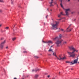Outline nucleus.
Instances as JSON below:
<instances>
[{"mask_svg": "<svg viewBox=\"0 0 79 79\" xmlns=\"http://www.w3.org/2000/svg\"><path fill=\"white\" fill-rule=\"evenodd\" d=\"M70 50H73L72 52H67L69 54V55H70V57H72V58H74L75 56H76V54L74 53L75 52H77L78 50H76V49L74 48L73 46H71L69 47Z\"/></svg>", "mask_w": 79, "mask_h": 79, "instance_id": "1", "label": "nucleus"}, {"mask_svg": "<svg viewBox=\"0 0 79 79\" xmlns=\"http://www.w3.org/2000/svg\"><path fill=\"white\" fill-rule=\"evenodd\" d=\"M62 37V35L60 34L59 35V37L58 36L54 38H53L52 40H56L55 44L57 45V47H60L61 45V38Z\"/></svg>", "mask_w": 79, "mask_h": 79, "instance_id": "2", "label": "nucleus"}, {"mask_svg": "<svg viewBox=\"0 0 79 79\" xmlns=\"http://www.w3.org/2000/svg\"><path fill=\"white\" fill-rule=\"evenodd\" d=\"M59 24V22H54L52 24H51L52 27L51 28L52 29H58V28H57V26Z\"/></svg>", "mask_w": 79, "mask_h": 79, "instance_id": "3", "label": "nucleus"}, {"mask_svg": "<svg viewBox=\"0 0 79 79\" xmlns=\"http://www.w3.org/2000/svg\"><path fill=\"white\" fill-rule=\"evenodd\" d=\"M78 61V58L77 57V59L74 60L73 62V61H72L71 62L70 64V65H72L74 64H76L77 63V61Z\"/></svg>", "mask_w": 79, "mask_h": 79, "instance_id": "4", "label": "nucleus"}, {"mask_svg": "<svg viewBox=\"0 0 79 79\" xmlns=\"http://www.w3.org/2000/svg\"><path fill=\"white\" fill-rule=\"evenodd\" d=\"M59 58L57 56H56V58H57V60H64L66 59V57H64L63 58H61V56H59Z\"/></svg>", "mask_w": 79, "mask_h": 79, "instance_id": "5", "label": "nucleus"}, {"mask_svg": "<svg viewBox=\"0 0 79 79\" xmlns=\"http://www.w3.org/2000/svg\"><path fill=\"white\" fill-rule=\"evenodd\" d=\"M5 44V40L2 43H1V44H0V48H3V46L4 44Z\"/></svg>", "mask_w": 79, "mask_h": 79, "instance_id": "6", "label": "nucleus"}, {"mask_svg": "<svg viewBox=\"0 0 79 79\" xmlns=\"http://www.w3.org/2000/svg\"><path fill=\"white\" fill-rule=\"evenodd\" d=\"M65 13H66L65 15H66V16H68L69 15V13H68V11H69V9H65Z\"/></svg>", "mask_w": 79, "mask_h": 79, "instance_id": "7", "label": "nucleus"}, {"mask_svg": "<svg viewBox=\"0 0 79 79\" xmlns=\"http://www.w3.org/2000/svg\"><path fill=\"white\" fill-rule=\"evenodd\" d=\"M61 15H64L63 12H60V14L58 15V17L60 18L61 16Z\"/></svg>", "mask_w": 79, "mask_h": 79, "instance_id": "8", "label": "nucleus"}, {"mask_svg": "<svg viewBox=\"0 0 79 79\" xmlns=\"http://www.w3.org/2000/svg\"><path fill=\"white\" fill-rule=\"evenodd\" d=\"M47 44H53V42L52 41H48V42L47 43Z\"/></svg>", "mask_w": 79, "mask_h": 79, "instance_id": "9", "label": "nucleus"}, {"mask_svg": "<svg viewBox=\"0 0 79 79\" xmlns=\"http://www.w3.org/2000/svg\"><path fill=\"white\" fill-rule=\"evenodd\" d=\"M53 0H51V2H50V6H53V5H52V3H53Z\"/></svg>", "mask_w": 79, "mask_h": 79, "instance_id": "10", "label": "nucleus"}, {"mask_svg": "<svg viewBox=\"0 0 79 79\" xmlns=\"http://www.w3.org/2000/svg\"><path fill=\"white\" fill-rule=\"evenodd\" d=\"M70 26H71V25H69L68 27L67 28V30H66L67 32H69V31H68V29H69V28H70Z\"/></svg>", "mask_w": 79, "mask_h": 79, "instance_id": "11", "label": "nucleus"}, {"mask_svg": "<svg viewBox=\"0 0 79 79\" xmlns=\"http://www.w3.org/2000/svg\"><path fill=\"white\" fill-rule=\"evenodd\" d=\"M49 52H53V51L51 48H50L49 49Z\"/></svg>", "mask_w": 79, "mask_h": 79, "instance_id": "12", "label": "nucleus"}, {"mask_svg": "<svg viewBox=\"0 0 79 79\" xmlns=\"http://www.w3.org/2000/svg\"><path fill=\"white\" fill-rule=\"evenodd\" d=\"M39 69H37V70H34L33 69L32 71V72H34V71H35V72H36V71H39Z\"/></svg>", "mask_w": 79, "mask_h": 79, "instance_id": "13", "label": "nucleus"}, {"mask_svg": "<svg viewBox=\"0 0 79 79\" xmlns=\"http://www.w3.org/2000/svg\"><path fill=\"white\" fill-rule=\"evenodd\" d=\"M38 76H39L38 75H36L35 76V78H37L38 77Z\"/></svg>", "mask_w": 79, "mask_h": 79, "instance_id": "14", "label": "nucleus"}, {"mask_svg": "<svg viewBox=\"0 0 79 79\" xmlns=\"http://www.w3.org/2000/svg\"><path fill=\"white\" fill-rule=\"evenodd\" d=\"M13 1H14V0H11V3L12 5H13Z\"/></svg>", "mask_w": 79, "mask_h": 79, "instance_id": "15", "label": "nucleus"}, {"mask_svg": "<svg viewBox=\"0 0 79 79\" xmlns=\"http://www.w3.org/2000/svg\"><path fill=\"white\" fill-rule=\"evenodd\" d=\"M23 53H27V52L26 51H24L23 52Z\"/></svg>", "mask_w": 79, "mask_h": 79, "instance_id": "16", "label": "nucleus"}, {"mask_svg": "<svg viewBox=\"0 0 79 79\" xmlns=\"http://www.w3.org/2000/svg\"><path fill=\"white\" fill-rule=\"evenodd\" d=\"M60 5V6L62 7V8H64V7H63V5H62V3H61Z\"/></svg>", "mask_w": 79, "mask_h": 79, "instance_id": "17", "label": "nucleus"}, {"mask_svg": "<svg viewBox=\"0 0 79 79\" xmlns=\"http://www.w3.org/2000/svg\"><path fill=\"white\" fill-rule=\"evenodd\" d=\"M16 40V38H12V40L13 41H14V40Z\"/></svg>", "mask_w": 79, "mask_h": 79, "instance_id": "18", "label": "nucleus"}, {"mask_svg": "<svg viewBox=\"0 0 79 79\" xmlns=\"http://www.w3.org/2000/svg\"><path fill=\"white\" fill-rule=\"evenodd\" d=\"M53 55H54L55 56H56V53H53Z\"/></svg>", "mask_w": 79, "mask_h": 79, "instance_id": "19", "label": "nucleus"}, {"mask_svg": "<svg viewBox=\"0 0 79 79\" xmlns=\"http://www.w3.org/2000/svg\"><path fill=\"white\" fill-rule=\"evenodd\" d=\"M0 2L3 3V2H4V1H3V0H0Z\"/></svg>", "mask_w": 79, "mask_h": 79, "instance_id": "20", "label": "nucleus"}, {"mask_svg": "<svg viewBox=\"0 0 79 79\" xmlns=\"http://www.w3.org/2000/svg\"><path fill=\"white\" fill-rule=\"evenodd\" d=\"M61 30L62 31H63L64 32H65V31H64V29H61Z\"/></svg>", "mask_w": 79, "mask_h": 79, "instance_id": "21", "label": "nucleus"}, {"mask_svg": "<svg viewBox=\"0 0 79 79\" xmlns=\"http://www.w3.org/2000/svg\"><path fill=\"white\" fill-rule=\"evenodd\" d=\"M9 28V27H6L5 28V29H8Z\"/></svg>", "mask_w": 79, "mask_h": 79, "instance_id": "22", "label": "nucleus"}, {"mask_svg": "<svg viewBox=\"0 0 79 79\" xmlns=\"http://www.w3.org/2000/svg\"><path fill=\"white\" fill-rule=\"evenodd\" d=\"M67 43L65 41L64 42V44H66Z\"/></svg>", "mask_w": 79, "mask_h": 79, "instance_id": "23", "label": "nucleus"}, {"mask_svg": "<svg viewBox=\"0 0 79 79\" xmlns=\"http://www.w3.org/2000/svg\"><path fill=\"white\" fill-rule=\"evenodd\" d=\"M66 63H70V64H71V62H70L69 61H67Z\"/></svg>", "mask_w": 79, "mask_h": 79, "instance_id": "24", "label": "nucleus"}, {"mask_svg": "<svg viewBox=\"0 0 79 79\" xmlns=\"http://www.w3.org/2000/svg\"><path fill=\"white\" fill-rule=\"evenodd\" d=\"M35 58H39L38 57V56H35Z\"/></svg>", "mask_w": 79, "mask_h": 79, "instance_id": "25", "label": "nucleus"}, {"mask_svg": "<svg viewBox=\"0 0 79 79\" xmlns=\"http://www.w3.org/2000/svg\"><path fill=\"white\" fill-rule=\"evenodd\" d=\"M0 12L1 13L2 12V10H0Z\"/></svg>", "mask_w": 79, "mask_h": 79, "instance_id": "26", "label": "nucleus"}, {"mask_svg": "<svg viewBox=\"0 0 79 79\" xmlns=\"http://www.w3.org/2000/svg\"><path fill=\"white\" fill-rule=\"evenodd\" d=\"M1 40H3V38H1Z\"/></svg>", "mask_w": 79, "mask_h": 79, "instance_id": "27", "label": "nucleus"}, {"mask_svg": "<svg viewBox=\"0 0 79 79\" xmlns=\"http://www.w3.org/2000/svg\"><path fill=\"white\" fill-rule=\"evenodd\" d=\"M6 49H8V46H7L6 47Z\"/></svg>", "mask_w": 79, "mask_h": 79, "instance_id": "28", "label": "nucleus"}, {"mask_svg": "<svg viewBox=\"0 0 79 79\" xmlns=\"http://www.w3.org/2000/svg\"><path fill=\"white\" fill-rule=\"evenodd\" d=\"M71 30H72V29H71L69 30V32H70V31H71Z\"/></svg>", "mask_w": 79, "mask_h": 79, "instance_id": "29", "label": "nucleus"}, {"mask_svg": "<svg viewBox=\"0 0 79 79\" xmlns=\"http://www.w3.org/2000/svg\"><path fill=\"white\" fill-rule=\"evenodd\" d=\"M48 15H47L46 16V18H47V17H48Z\"/></svg>", "mask_w": 79, "mask_h": 79, "instance_id": "30", "label": "nucleus"}, {"mask_svg": "<svg viewBox=\"0 0 79 79\" xmlns=\"http://www.w3.org/2000/svg\"><path fill=\"white\" fill-rule=\"evenodd\" d=\"M48 55H49V56H51L52 55H51V54H48Z\"/></svg>", "mask_w": 79, "mask_h": 79, "instance_id": "31", "label": "nucleus"}, {"mask_svg": "<svg viewBox=\"0 0 79 79\" xmlns=\"http://www.w3.org/2000/svg\"><path fill=\"white\" fill-rule=\"evenodd\" d=\"M43 42L44 43H46L44 41H43Z\"/></svg>", "mask_w": 79, "mask_h": 79, "instance_id": "32", "label": "nucleus"}, {"mask_svg": "<svg viewBox=\"0 0 79 79\" xmlns=\"http://www.w3.org/2000/svg\"><path fill=\"white\" fill-rule=\"evenodd\" d=\"M48 78L50 77V75H48Z\"/></svg>", "mask_w": 79, "mask_h": 79, "instance_id": "33", "label": "nucleus"}, {"mask_svg": "<svg viewBox=\"0 0 79 79\" xmlns=\"http://www.w3.org/2000/svg\"><path fill=\"white\" fill-rule=\"evenodd\" d=\"M29 76V75H27V77H28Z\"/></svg>", "mask_w": 79, "mask_h": 79, "instance_id": "34", "label": "nucleus"}, {"mask_svg": "<svg viewBox=\"0 0 79 79\" xmlns=\"http://www.w3.org/2000/svg\"><path fill=\"white\" fill-rule=\"evenodd\" d=\"M61 19H58V20H61Z\"/></svg>", "mask_w": 79, "mask_h": 79, "instance_id": "35", "label": "nucleus"}, {"mask_svg": "<svg viewBox=\"0 0 79 79\" xmlns=\"http://www.w3.org/2000/svg\"><path fill=\"white\" fill-rule=\"evenodd\" d=\"M53 46H51V48H52V47H53Z\"/></svg>", "mask_w": 79, "mask_h": 79, "instance_id": "36", "label": "nucleus"}, {"mask_svg": "<svg viewBox=\"0 0 79 79\" xmlns=\"http://www.w3.org/2000/svg\"><path fill=\"white\" fill-rule=\"evenodd\" d=\"M14 79H17V78L16 77L14 78Z\"/></svg>", "mask_w": 79, "mask_h": 79, "instance_id": "37", "label": "nucleus"}, {"mask_svg": "<svg viewBox=\"0 0 79 79\" xmlns=\"http://www.w3.org/2000/svg\"><path fill=\"white\" fill-rule=\"evenodd\" d=\"M71 0H68V2H70Z\"/></svg>", "mask_w": 79, "mask_h": 79, "instance_id": "38", "label": "nucleus"}, {"mask_svg": "<svg viewBox=\"0 0 79 79\" xmlns=\"http://www.w3.org/2000/svg\"><path fill=\"white\" fill-rule=\"evenodd\" d=\"M1 26H2V25H0V27H1Z\"/></svg>", "mask_w": 79, "mask_h": 79, "instance_id": "39", "label": "nucleus"}, {"mask_svg": "<svg viewBox=\"0 0 79 79\" xmlns=\"http://www.w3.org/2000/svg\"><path fill=\"white\" fill-rule=\"evenodd\" d=\"M71 69V70H73V69Z\"/></svg>", "mask_w": 79, "mask_h": 79, "instance_id": "40", "label": "nucleus"}, {"mask_svg": "<svg viewBox=\"0 0 79 79\" xmlns=\"http://www.w3.org/2000/svg\"><path fill=\"white\" fill-rule=\"evenodd\" d=\"M62 1H63V0H61V2H62Z\"/></svg>", "mask_w": 79, "mask_h": 79, "instance_id": "41", "label": "nucleus"}, {"mask_svg": "<svg viewBox=\"0 0 79 79\" xmlns=\"http://www.w3.org/2000/svg\"><path fill=\"white\" fill-rule=\"evenodd\" d=\"M1 32H3V31H1Z\"/></svg>", "mask_w": 79, "mask_h": 79, "instance_id": "42", "label": "nucleus"}, {"mask_svg": "<svg viewBox=\"0 0 79 79\" xmlns=\"http://www.w3.org/2000/svg\"><path fill=\"white\" fill-rule=\"evenodd\" d=\"M47 10H48V8L47 9Z\"/></svg>", "mask_w": 79, "mask_h": 79, "instance_id": "43", "label": "nucleus"}, {"mask_svg": "<svg viewBox=\"0 0 79 79\" xmlns=\"http://www.w3.org/2000/svg\"><path fill=\"white\" fill-rule=\"evenodd\" d=\"M51 11H52V10H51Z\"/></svg>", "mask_w": 79, "mask_h": 79, "instance_id": "44", "label": "nucleus"}, {"mask_svg": "<svg viewBox=\"0 0 79 79\" xmlns=\"http://www.w3.org/2000/svg\"><path fill=\"white\" fill-rule=\"evenodd\" d=\"M22 79H24V78H22Z\"/></svg>", "mask_w": 79, "mask_h": 79, "instance_id": "45", "label": "nucleus"}, {"mask_svg": "<svg viewBox=\"0 0 79 79\" xmlns=\"http://www.w3.org/2000/svg\"><path fill=\"white\" fill-rule=\"evenodd\" d=\"M78 0V2H79V0Z\"/></svg>", "mask_w": 79, "mask_h": 79, "instance_id": "46", "label": "nucleus"}, {"mask_svg": "<svg viewBox=\"0 0 79 79\" xmlns=\"http://www.w3.org/2000/svg\"><path fill=\"white\" fill-rule=\"evenodd\" d=\"M55 3V4H56V3Z\"/></svg>", "mask_w": 79, "mask_h": 79, "instance_id": "47", "label": "nucleus"}, {"mask_svg": "<svg viewBox=\"0 0 79 79\" xmlns=\"http://www.w3.org/2000/svg\"><path fill=\"white\" fill-rule=\"evenodd\" d=\"M57 6H58V5H57Z\"/></svg>", "mask_w": 79, "mask_h": 79, "instance_id": "48", "label": "nucleus"}, {"mask_svg": "<svg viewBox=\"0 0 79 79\" xmlns=\"http://www.w3.org/2000/svg\"><path fill=\"white\" fill-rule=\"evenodd\" d=\"M59 73H60V72H59Z\"/></svg>", "mask_w": 79, "mask_h": 79, "instance_id": "49", "label": "nucleus"}, {"mask_svg": "<svg viewBox=\"0 0 79 79\" xmlns=\"http://www.w3.org/2000/svg\"><path fill=\"white\" fill-rule=\"evenodd\" d=\"M15 27V26H14V27Z\"/></svg>", "mask_w": 79, "mask_h": 79, "instance_id": "50", "label": "nucleus"}, {"mask_svg": "<svg viewBox=\"0 0 79 79\" xmlns=\"http://www.w3.org/2000/svg\"><path fill=\"white\" fill-rule=\"evenodd\" d=\"M15 27V26H14V27Z\"/></svg>", "mask_w": 79, "mask_h": 79, "instance_id": "51", "label": "nucleus"}, {"mask_svg": "<svg viewBox=\"0 0 79 79\" xmlns=\"http://www.w3.org/2000/svg\"><path fill=\"white\" fill-rule=\"evenodd\" d=\"M15 27V26H14V27Z\"/></svg>", "mask_w": 79, "mask_h": 79, "instance_id": "52", "label": "nucleus"}]
</instances>
